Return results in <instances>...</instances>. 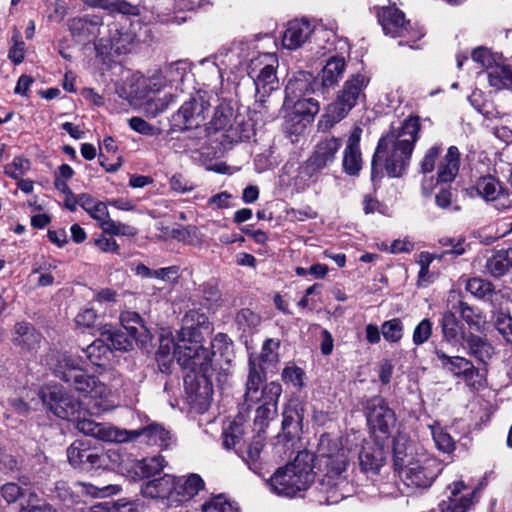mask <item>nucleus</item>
Returning a JSON list of instances; mask_svg holds the SVG:
<instances>
[{
	"mask_svg": "<svg viewBox=\"0 0 512 512\" xmlns=\"http://www.w3.org/2000/svg\"><path fill=\"white\" fill-rule=\"evenodd\" d=\"M349 462V450L342 447L337 439L322 435L317 446V455L303 450L294 460L278 468L267 484L279 496L295 497L305 491L314 480L313 468L321 474L320 490L327 494L326 503L335 504L345 495L341 487L346 484L343 473Z\"/></svg>",
	"mask_w": 512,
	"mask_h": 512,
	"instance_id": "f257e3e1",
	"label": "nucleus"
},
{
	"mask_svg": "<svg viewBox=\"0 0 512 512\" xmlns=\"http://www.w3.org/2000/svg\"><path fill=\"white\" fill-rule=\"evenodd\" d=\"M230 347L227 335L219 333L211 341V349L197 340L192 329L181 328L175 337L161 336L156 359L165 368L173 359L184 370V388L192 403L206 402L212 394L213 360L216 353L223 355Z\"/></svg>",
	"mask_w": 512,
	"mask_h": 512,
	"instance_id": "f03ea898",
	"label": "nucleus"
},
{
	"mask_svg": "<svg viewBox=\"0 0 512 512\" xmlns=\"http://www.w3.org/2000/svg\"><path fill=\"white\" fill-rule=\"evenodd\" d=\"M419 131V117H409L399 129L380 138L372 159V177L378 166H384L391 177L401 176L409 165Z\"/></svg>",
	"mask_w": 512,
	"mask_h": 512,
	"instance_id": "7ed1b4c3",
	"label": "nucleus"
},
{
	"mask_svg": "<svg viewBox=\"0 0 512 512\" xmlns=\"http://www.w3.org/2000/svg\"><path fill=\"white\" fill-rule=\"evenodd\" d=\"M265 382L262 371L256 369L254 362L250 361V372L246 381L244 406L249 410L253 405L256 408L255 424L262 430L268 422L277 415L278 400L282 394V386L278 382Z\"/></svg>",
	"mask_w": 512,
	"mask_h": 512,
	"instance_id": "20e7f679",
	"label": "nucleus"
},
{
	"mask_svg": "<svg viewBox=\"0 0 512 512\" xmlns=\"http://www.w3.org/2000/svg\"><path fill=\"white\" fill-rule=\"evenodd\" d=\"M166 86L169 85L161 70L155 71L148 77L134 74L118 89V94L132 105H137L138 101L146 99L145 110L152 117H155L167 109L169 104L174 101V97L165 95L162 98L147 99L148 94L160 92Z\"/></svg>",
	"mask_w": 512,
	"mask_h": 512,
	"instance_id": "39448f33",
	"label": "nucleus"
},
{
	"mask_svg": "<svg viewBox=\"0 0 512 512\" xmlns=\"http://www.w3.org/2000/svg\"><path fill=\"white\" fill-rule=\"evenodd\" d=\"M84 361L80 356L60 354L55 367V374L74 388L91 398L106 399L112 393V388L104 381L106 373H101V378L86 374L83 370Z\"/></svg>",
	"mask_w": 512,
	"mask_h": 512,
	"instance_id": "423d86ee",
	"label": "nucleus"
},
{
	"mask_svg": "<svg viewBox=\"0 0 512 512\" xmlns=\"http://www.w3.org/2000/svg\"><path fill=\"white\" fill-rule=\"evenodd\" d=\"M369 83L370 76L367 73L359 72L351 75L344 82L335 100L326 107L318 121V129L324 132L328 131L343 120L359 100L365 98L364 90Z\"/></svg>",
	"mask_w": 512,
	"mask_h": 512,
	"instance_id": "0eeeda50",
	"label": "nucleus"
},
{
	"mask_svg": "<svg viewBox=\"0 0 512 512\" xmlns=\"http://www.w3.org/2000/svg\"><path fill=\"white\" fill-rule=\"evenodd\" d=\"M379 22L386 35L400 38L399 45H407L410 48H418L414 44L424 36L420 27H414L405 21L402 11L396 7H383L378 13Z\"/></svg>",
	"mask_w": 512,
	"mask_h": 512,
	"instance_id": "6e6552de",
	"label": "nucleus"
},
{
	"mask_svg": "<svg viewBox=\"0 0 512 512\" xmlns=\"http://www.w3.org/2000/svg\"><path fill=\"white\" fill-rule=\"evenodd\" d=\"M442 470L441 463L433 456L420 455L419 459L399 473L403 483L415 490H426Z\"/></svg>",
	"mask_w": 512,
	"mask_h": 512,
	"instance_id": "1a4fd4ad",
	"label": "nucleus"
},
{
	"mask_svg": "<svg viewBox=\"0 0 512 512\" xmlns=\"http://www.w3.org/2000/svg\"><path fill=\"white\" fill-rule=\"evenodd\" d=\"M41 398L53 414L61 419L71 420L81 408V402L58 385L48 386L42 390Z\"/></svg>",
	"mask_w": 512,
	"mask_h": 512,
	"instance_id": "9d476101",
	"label": "nucleus"
},
{
	"mask_svg": "<svg viewBox=\"0 0 512 512\" xmlns=\"http://www.w3.org/2000/svg\"><path fill=\"white\" fill-rule=\"evenodd\" d=\"M342 145L341 138L326 136L320 139L303 166V174L312 178L328 167L336 159V154Z\"/></svg>",
	"mask_w": 512,
	"mask_h": 512,
	"instance_id": "9b49d317",
	"label": "nucleus"
},
{
	"mask_svg": "<svg viewBox=\"0 0 512 512\" xmlns=\"http://www.w3.org/2000/svg\"><path fill=\"white\" fill-rule=\"evenodd\" d=\"M209 106L204 96L197 94L185 102L173 115V126L178 130L198 128L206 120Z\"/></svg>",
	"mask_w": 512,
	"mask_h": 512,
	"instance_id": "f8f14e48",
	"label": "nucleus"
},
{
	"mask_svg": "<svg viewBox=\"0 0 512 512\" xmlns=\"http://www.w3.org/2000/svg\"><path fill=\"white\" fill-rule=\"evenodd\" d=\"M364 409L368 426L373 431L388 434L396 426L395 412L382 397L375 396L368 399Z\"/></svg>",
	"mask_w": 512,
	"mask_h": 512,
	"instance_id": "ddd939ff",
	"label": "nucleus"
},
{
	"mask_svg": "<svg viewBox=\"0 0 512 512\" xmlns=\"http://www.w3.org/2000/svg\"><path fill=\"white\" fill-rule=\"evenodd\" d=\"M392 452L393 465L398 473L417 461L420 455L428 454L420 445L412 441L410 437L402 431H398L393 437Z\"/></svg>",
	"mask_w": 512,
	"mask_h": 512,
	"instance_id": "4468645a",
	"label": "nucleus"
},
{
	"mask_svg": "<svg viewBox=\"0 0 512 512\" xmlns=\"http://www.w3.org/2000/svg\"><path fill=\"white\" fill-rule=\"evenodd\" d=\"M447 489L449 496L439 504V512H467L473 505L474 490L462 480L452 482Z\"/></svg>",
	"mask_w": 512,
	"mask_h": 512,
	"instance_id": "2eb2a0df",
	"label": "nucleus"
},
{
	"mask_svg": "<svg viewBox=\"0 0 512 512\" xmlns=\"http://www.w3.org/2000/svg\"><path fill=\"white\" fill-rule=\"evenodd\" d=\"M76 429L87 436L107 442L123 443L127 437L126 429H120L108 423H98L87 418L76 417Z\"/></svg>",
	"mask_w": 512,
	"mask_h": 512,
	"instance_id": "dca6fc26",
	"label": "nucleus"
},
{
	"mask_svg": "<svg viewBox=\"0 0 512 512\" xmlns=\"http://www.w3.org/2000/svg\"><path fill=\"white\" fill-rule=\"evenodd\" d=\"M69 463L80 469H92L101 467L103 463L102 456L90 447L89 441L75 440L67 449Z\"/></svg>",
	"mask_w": 512,
	"mask_h": 512,
	"instance_id": "f3484780",
	"label": "nucleus"
},
{
	"mask_svg": "<svg viewBox=\"0 0 512 512\" xmlns=\"http://www.w3.org/2000/svg\"><path fill=\"white\" fill-rule=\"evenodd\" d=\"M436 357L441 367L454 376L463 377L468 385L475 386V378L479 376L478 370L472 362L460 356H448L442 350H435Z\"/></svg>",
	"mask_w": 512,
	"mask_h": 512,
	"instance_id": "a211bd4d",
	"label": "nucleus"
},
{
	"mask_svg": "<svg viewBox=\"0 0 512 512\" xmlns=\"http://www.w3.org/2000/svg\"><path fill=\"white\" fill-rule=\"evenodd\" d=\"M126 433L127 437L124 442L141 438V442L147 445H156L160 448H167L173 443V437L170 431L158 423L150 424L142 429L126 430Z\"/></svg>",
	"mask_w": 512,
	"mask_h": 512,
	"instance_id": "6ab92c4d",
	"label": "nucleus"
},
{
	"mask_svg": "<svg viewBox=\"0 0 512 512\" xmlns=\"http://www.w3.org/2000/svg\"><path fill=\"white\" fill-rule=\"evenodd\" d=\"M362 129L358 126L351 131L343 151V170L350 176H356L362 169V153L360 149V140Z\"/></svg>",
	"mask_w": 512,
	"mask_h": 512,
	"instance_id": "aec40b11",
	"label": "nucleus"
},
{
	"mask_svg": "<svg viewBox=\"0 0 512 512\" xmlns=\"http://www.w3.org/2000/svg\"><path fill=\"white\" fill-rule=\"evenodd\" d=\"M305 404L299 399H291L284 407L282 416V435L285 440L297 437L302 430Z\"/></svg>",
	"mask_w": 512,
	"mask_h": 512,
	"instance_id": "412c9836",
	"label": "nucleus"
},
{
	"mask_svg": "<svg viewBox=\"0 0 512 512\" xmlns=\"http://www.w3.org/2000/svg\"><path fill=\"white\" fill-rule=\"evenodd\" d=\"M318 87L317 79L312 73L299 71L288 81L285 88L286 96L284 101L311 97V94H313Z\"/></svg>",
	"mask_w": 512,
	"mask_h": 512,
	"instance_id": "4be33fe9",
	"label": "nucleus"
},
{
	"mask_svg": "<svg viewBox=\"0 0 512 512\" xmlns=\"http://www.w3.org/2000/svg\"><path fill=\"white\" fill-rule=\"evenodd\" d=\"M477 193L486 201L496 202L498 209L512 206V198L506 193L500 182L492 176L480 178L476 183Z\"/></svg>",
	"mask_w": 512,
	"mask_h": 512,
	"instance_id": "5701e85b",
	"label": "nucleus"
},
{
	"mask_svg": "<svg viewBox=\"0 0 512 512\" xmlns=\"http://www.w3.org/2000/svg\"><path fill=\"white\" fill-rule=\"evenodd\" d=\"M315 31V25L307 19L290 21L282 37V45L289 50L301 47Z\"/></svg>",
	"mask_w": 512,
	"mask_h": 512,
	"instance_id": "b1692460",
	"label": "nucleus"
},
{
	"mask_svg": "<svg viewBox=\"0 0 512 512\" xmlns=\"http://www.w3.org/2000/svg\"><path fill=\"white\" fill-rule=\"evenodd\" d=\"M386 461V452L383 446L376 443L365 442L359 453V466L365 473L377 474Z\"/></svg>",
	"mask_w": 512,
	"mask_h": 512,
	"instance_id": "393cba45",
	"label": "nucleus"
},
{
	"mask_svg": "<svg viewBox=\"0 0 512 512\" xmlns=\"http://www.w3.org/2000/svg\"><path fill=\"white\" fill-rule=\"evenodd\" d=\"M42 336L35 327L27 322L16 323L12 341L22 351L33 352L40 347Z\"/></svg>",
	"mask_w": 512,
	"mask_h": 512,
	"instance_id": "a878e982",
	"label": "nucleus"
},
{
	"mask_svg": "<svg viewBox=\"0 0 512 512\" xmlns=\"http://www.w3.org/2000/svg\"><path fill=\"white\" fill-rule=\"evenodd\" d=\"M176 478L165 474L164 476L148 481L141 487L143 496L157 499V498H171L175 494Z\"/></svg>",
	"mask_w": 512,
	"mask_h": 512,
	"instance_id": "bb28decb",
	"label": "nucleus"
},
{
	"mask_svg": "<svg viewBox=\"0 0 512 512\" xmlns=\"http://www.w3.org/2000/svg\"><path fill=\"white\" fill-rule=\"evenodd\" d=\"M460 153L456 146H450L437 167V183L452 182L459 171Z\"/></svg>",
	"mask_w": 512,
	"mask_h": 512,
	"instance_id": "cd10ccee",
	"label": "nucleus"
},
{
	"mask_svg": "<svg viewBox=\"0 0 512 512\" xmlns=\"http://www.w3.org/2000/svg\"><path fill=\"white\" fill-rule=\"evenodd\" d=\"M485 267L493 277L505 275L512 269V247L494 251L487 259Z\"/></svg>",
	"mask_w": 512,
	"mask_h": 512,
	"instance_id": "c85d7f7f",
	"label": "nucleus"
},
{
	"mask_svg": "<svg viewBox=\"0 0 512 512\" xmlns=\"http://www.w3.org/2000/svg\"><path fill=\"white\" fill-rule=\"evenodd\" d=\"M346 70V62L342 57H331L321 71V86L323 88L334 87L343 77Z\"/></svg>",
	"mask_w": 512,
	"mask_h": 512,
	"instance_id": "c756f323",
	"label": "nucleus"
},
{
	"mask_svg": "<svg viewBox=\"0 0 512 512\" xmlns=\"http://www.w3.org/2000/svg\"><path fill=\"white\" fill-rule=\"evenodd\" d=\"M120 322L127 334L138 340L146 341L149 338V331L141 316L134 311H124L120 315Z\"/></svg>",
	"mask_w": 512,
	"mask_h": 512,
	"instance_id": "7c9ffc66",
	"label": "nucleus"
},
{
	"mask_svg": "<svg viewBox=\"0 0 512 512\" xmlns=\"http://www.w3.org/2000/svg\"><path fill=\"white\" fill-rule=\"evenodd\" d=\"M276 67H271L253 78L255 84L256 98L259 102H264L265 98L270 95L273 90L278 88V78L276 75Z\"/></svg>",
	"mask_w": 512,
	"mask_h": 512,
	"instance_id": "2f4dec72",
	"label": "nucleus"
},
{
	"mask_svg": "<svg viewBox=\"0 0 512 512\" xmlns=\"http://www.w3.org/2000/svg\"><path fill=\"white\" fill-rule=\"evenodd\" d=\"M165 467V459L161 455L136 460L132 465L135 478H149L155 476Z\"/></svg>",
	"mask_w": 512,
	"mask_h": 512,
	"instance_id": "473e14b6",
	"label": "nucleus"
},
{
	"mask_svg": "<svg viewBox=\"0 0 512 512\" xmlns=\"http://www.w3.org/2000/svg\"><path fill=\"white\" fill-rule=\"evenodd\" d=\"M489 85L496 90L512 89V64H496L487 71Z\"/></svg>",
	"mask_w": 512,
	"mask_h": 512,
	"instance_id": "72a5a7b5",
	"label": "nucleus"
},
{
	"mask_svg": "<svg viewBox=\"0 0 512 512\" xmlns=\"http://www.w3.org/2000/svg\"><path fill=\"white\" fill-rule=\"evenodd\" d=\"M205 483L198 474H189L186 477L176 479L175 495L181 496L182 500H187L203 490Z\"/></svg>",
	"mask_w": 512,
	"mask_h": 512,
	"instance_id": "f704fd0d",
	"label": "nucleus"
},
{
	"mask_svg": "<svg viewBox=\"0 0 512 512\" xmlns=\"http://www.w3.org/2000/svg\"><path fill=\"white\" fill-rule=\"evenodd\" d=\"M284 107L306 118V122H312L320 110L319 102L313 97L284 101Z\"/></svg>",
	"mask_w": 512,
	"mask_h": 512,
	"instance_id": "c9c22d12",
	"label": "nucleus"
},
{
	"mask_svg": "<svg viewBox=\"0 0 512 512\" xmlns=\"http://www.w3.org/2000/svg\"><path fill=\"white\" fill-rule=\"evenodd\" d=\"M83 352L89 362L98 367L105 366L112 353L110 346L102 336L83 349Z\"/></svg>",
	"mask_w": 512,
	"mask_h": 512,
	"instance_id": "e433bc0d",
	"label": "nucleus"
},
{
	"mask_svg": "<svg viewBox=\"0 0 512 512\" xmlns=\"http://www.w3.org/2000/svg\"><path fill=\"white\" fill-rule=\"evenodd\" d=\"M101 336L105 339L106 343H108L111 350L129 351L133 348L134 342H145L131 337V335H127L123 331L107 329L106 327L101 332Z\"/></svg>",
	"mask_w": 512,
	"mask_h": 512,
	"instance_id": "4c0bfd02",
	"label": "nucleus"
},
{
	"mask_svg": "<svg viewBox=\"0 0 512 512\" xmlns=\"http://www.w3.org/2000/svg\"><path fill=\"white\" fill-rule=\"evenodd\" d=\"M234 111L229 103L222 102L220 103L210 121L209 130H213L214 132L218 131H229L232 129V121H233Z\"/></svg>",
	"mask_w": 512,
	"mask_h": 512,
	"instance_id": "58836bf2",
	"label": "nucleus"
},
{
	"mask_svg": "<svg viewBox=\"0 0 512 512\" xmlns=\"http://www.w3.org/2000/svg\"><path fill=\"white\" fill-rule=\"evenodd\" d=\"M97 24V22L86 18H73L69 23V29L73 37L77 38L79 42H84L89 41L90 37L95 35Z\"/></svg>",
	"mask_w": 512,
	"mask_h": 512,
	"instance_id": "ea45409f",
	"label": "nucleus"
},
{
	"mask_svg": "<svg viewBox=\"0 0 512 512\" xmlns=\"http://www.w3.org/2000/svg\"><path fill=\"white\" fill-rule=\"evenodd\" d=\"M280 347V341L269 338L262 346L261 354L259 356L260 364L257 366L255 360L250 357L249 362L252 360L256 369L260 370L265 374L263 365L275 364L278 362V349ZM266 377V375H264Z\"/></svg>",
	"mask_w": 512,
	"mask_h": 512,
	"instance_id": "a19ab883",
	"label": "nucleus"
},
{
	"mask_svg": "<svg viewBox=\"0 0 512 512\" xmlns=\"http://www.w3.org/2000/svg\"><path fill=\"white\" fill-rule=\"evenodd\" d=\"M278 60L272 53L258 54L252 57L247 65L248 75L251 79L255 78L258 73H262L271 67H276Z\"/></svg>",
	"mask_w": 512,
	"mask_h": 512,
	"instance_id": "79ce46f5",
	"label": "nucleus"
},
{
	"mask_svg": "<svg viewBox=\"0 0 512 512\" xmlns=\"http://www.w3.org/2000/svg\"><path fill=\"white\" fill-rule=\"evenodd\" d=\"M470 353L479 361L486 362L493 354L492 346L476 335H469L465 338Z\"/></svg>",
	"mask_w": 512,
	"mask_h": 512,
	"instance_id": "37998d69",
	"label": "nucleus"
},
{
	"mask_svg": "<svg viewBox=\"0 0 512 512\" xmlns=\"http://www.w3.org/2000/svg\"><path fill=\"white\" fill-rule=\"evenodd\" d=\"M442 332L445 340L449 343H456L466 337L461 333V326L453 313H445L442 322Z\"/></svg>",
	"mask_w": 512,
	"mask_h": 512,
	"instance_id": "c03bdc74",
	"label": "nucleus"
},
{
	"mask_svg": "<svg viewBox=\"0 0 512 512\" xmlns=\"http://www.w3.org/2000/svg\"><path fill=\"white\" fill-rule=\"evenodd\" d=\"M8 58L14 64L18 65L23 62L26 53V46L19 30L14 29L9 41Z\"/></svg>",
	"mask_w": 512,
	"mask_h": 512,
	"instance_id": "a18cd8bd",
	"label": "nucleus"
},
{
	"mask_svg": "<svg viewBox=\"0 0 512 512\" xmlns=\"http://www.w3.org/2000/svg\"><path fill=\"white\" fill-rule=\"evenodd\" d=\"M202 512H240V509L224 495H217L202 505Z\"/></svg>",
	"mask_w": 512,
	"mask_h": 512,
	"instance_id": "49530a36",
	"label": "nucleus"
},
{
	"mask_svg": "<svg viewBox=\"0 0 512 512\" xmlns=\"http://www.w3.org/2000/svg\"><path fill=\"white\" fill-rule=\"evenodd\" d=\"M161 72L169 86H177L179 83L183 82L187 75V66L185 62L177 61L165 66Z\"/></svg>",
	"mask_w": 512,
	"mask_h": 512,
	"instance_id": "de8ad7c7",
	"label": "nucleus"
},
{
	"mask_svg": "<svg viewBox=\"0 0 512 512\" xmlns=\"http://www.w3.org/2000/svg\"><path fill=\"white\" fill-rule=\"evenodd\" d=\"M466 290L479 299H486L493 293V285L482 278L474 277L467 281Z\"/></svg>",
	"mask_w": 512,
	"mask_h": 512,
	"instance_id": "09e8293b",
	"label": "nucleus"
},
{
	"mask_svg": "<svg viewBox=\"0 0 512 512\" xmlns=\"http://www.w3.org/2000/svg\"><path fill=\"white\" fill-rule=\"evenodd\" d=\"M77 486L80 488L81 493L89 495L93 498L108 497L115 495L120 491L119 486L111 484L100 487L91 483L80 482L77 484Z\"/></svg>",
	"mask_w": 512,
	"mask_h": 512,
	"instance_id": "8fccbe9b",
	"label": "nucleus"
},
{
	"mask_svg": "<svg viewBox=\"0 0 512 512\" xmlns=\"http://www.w3.org/2000/svg\"><path fill=\"white\" fill-rule=\"evenodd\" d=\"M404 326L399 318L385 321L381 325V333L384 339L391 343H397L403 337Z\"/></svg>",
	"mask_w": 512,
	"mask_h": 512,
	"instance_id": "3c124183",
	"label": "nucleus"
},
{
	"mask_svg": "<svg viewBox=\"0 0 512 512\" xmlns=\"http://www.w3.org/2000/svg\"><path fill=\"white\" fill-rule=\"evenodd\" d=\"M248 46L244 44H235L230 48L224 56V59L221 62L225 65L232 66L237 68L242 65L243 61H245L249 55Z\"/></svg>",
	"mask_w": 512,
	"mask_h": 512,
	"instance_id": "603ef678",
	"label": "nucleus"
},
{
	"mask_svg": "<svg viewBox=\"0 0 512 512\" xmlns=\"http://www.w3.org/2000/svg\"><path fill=\"white\" fill-rule=\"evenodd\" d=\"M431 434L437 448L443 452L449 453L454 449L455 442L441 426H430Z\"/></svg>",
	"mask_w": 512,
	"mask_h": 512,
	"instance_id": "864d4df0",
	"label": "nucleus"
},
{
	"mask_svg": "<svg viewBox=\"0 0 512 512\" xmlns=\"http://www.w3.org/2000/svg\"><path fill=\"white\" fill-rule=\"evenodd\" d=\"M243 436V428L240 423L232 422L223 430V446L226 449L235 448Z\"/></svg>",
	"mask_w": 512,
	"mask_h": 512,
	"instance_id": "5fc2aeb1",
	"label": "nucleus"
},
{
	"mask_svg": "<svg viewBox=\"0 0 512 512\" xmlns=\"http://www.w3.org/2000/svg\"><path fill=\"white\" fill-rule=\"evenodd\" d=\"M30 169V161L17 156L4 167V173L12 179H20Z\"/></svg>",
	"mask_w": 512,
	"mask_h": 512,
	"instance_id": "6e6d98bb",
	"label": "nucleus"
},
{
	"mask_svg": "<svg viewBox=\"0 0 512 512\" xmlns=\"http://www.w3.org/2000/svg\"><path fill=\"white\" fill-rule=\"evenodd\" d=\"M282 380L287 385L300 389L304 386V371L297 366H287L281 374Z\"/></svg>",
	"mask_w": 512,
	"mask_h": 512,
	"instance_id": "4d7b16f0",
	"label": "nucleus"
},
{
	"mask_svg": "<svg viewBox=\"0 0 512 512\" xmlns=\"http://www.w3.org/2000/svg\"><path fill=\"white\" fill-rule=\"evenodd\" d=\"M207 316L205 313H200L195 309H190L183 317L184 326L182 328L192 329L197 333V340L200 341V332L198 327L206 324Z\"/></svg>",
	"mask_w": 512,
	"mask_h": 512,
	"instance_id": "13d9d810",
	"label": "nucleus"
},
{
	"mask_svg": "<svg viewBox=\"0 0 512 512\" xmlns=\"http://www.w3.org/2000/svg\"><path fill=\"white\" fill-rule=\"evenodd\" d=\"M103 232L110 235L133 237L137 234V229L110 219L109 222L103 223Z\"/></svg>",
	"mask_w": 512,
	"mask_h": 512,
	"instance_id": "bf43d9fd",
	"label": "nucleus"
},
{
	"mask_svg": "<svg viewBox=\"0 0 512 512\" xmlns=\"http://www.w3.org/2000/svg\"><path fill=\"white\" fill-rule=\"evenodd\" d=\"M433 324L429 319H423L418 323L413 331V343L420 346L427 342L432 335Z\"/></svg>",
	"mask_w": 512,
	"mask_h": 512,
	"instance_id": "052dcab7",
	"label": "nucleus"
},
{
	"mask_svg": "<svg viewBox=\"0 0 512 512\" xmlns=\"http://www.w3.org/2000/svg\"><path fill=\"white\" fill-rule=\"evenodd\" d=\"M132 42L133 36L128 32L116 30V33L111 36V48L119 54L128 52Z\"/></svg>",
	"mask_w": 512,
	"mask_h": 512,
	"instance_id": "680f3d73",
	"label": "nucleus"
},
{
	"mask_svg": "<svg viewBox=\"0 0 512 512\" xmlns=\"http://www.w3.org/2000/svg\"><path fill=\"white\" fill-rule=\"evenodd\" d=\"M311 122H306V118L296 115L289 110L286 116V130L291 134H302Z\"/></svg>",
	"mask_w": 512,
	"mask_h": 512,
	"instance_id": "e2e57ef3",
	"label": "nucleus"
},
{
	"mask_svg": "<svg viewBox=\"0 0 512 512\" xmlns=\"http://www.w3.org/2000/svg\"><path fill=\"white\" fill-rule=\"evenodd\" d=\"M19 512H57V510L48 502L38 499L36 495H31Z\"/></svg>",
	"mask_w": 512,
	"mask_h": 512,
	"instance_id": "0e129e2a",
	"label": "nucleus"
},
{
	"mask_svg": "<svg viewBox=\"0 0 512 512\" xmlns=\"http://www.w3.org/2000/svg\"><path fill=\"white\" fill-rule=\"evenodd\" d=\"M236 322L245 332L247 329L254 328L259 325L260 317L250 309H242L236 316Z\"/></svg>",
	"mask_w": 512,
	"mask_h": 512,
	"instance_id": "69168bd1",
	"label": "nucleus"
},
{
	"mask_svg": "<svg viewBox=\"0 0 512 512\" xmlns=\"http://www.w3.org/2000/svg\"><path fill=\"white\" fill-rule=\"evenodd\" d=\"M494 325L507 342H512V317L500 313L496 316Z\"/></svg>",
	"mask_w": 512,
	"mask_h": 512,
	"instance_id": "338daca9",
	"label": "nucleus"
},
{
	"mask_svg": "<svg viewBox=\"0 0 512 512\" xmlns=\"http://www.w3.org/2000/svg\"><path fill=\"white\" fill-rule=\"evenodd\" d=\"M91 218L96 220L103 230V223L109 222L110 215L108 208L105 203L98 201L89 212H87Z\"/></svg>",
	"mask_w": 512,
	"mask_h": 512,
	"instance_id": "774afa93",
	"label": "nucleus"
}]
</instances>
